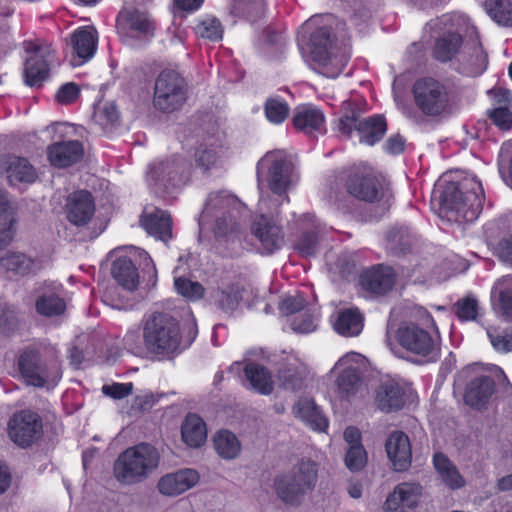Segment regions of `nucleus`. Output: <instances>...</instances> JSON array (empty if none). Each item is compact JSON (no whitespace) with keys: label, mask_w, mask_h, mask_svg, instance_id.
I'll return each instance as SVG.
<instances>
[{"label":"nucleus","mask_w":512,"mask_h":512,"mask_svg":"<svg viewBox=\"0 0 512 512\" xmlns=\"http://www.w3.org/2000/svg\"><path fill=\"white\" fill-rule=\"evenodd\" d=\"M387 455L395 471L403 472L411 466L412 452L408 436L402 431L393 432L387 439Z\"/></svg>","instance_id":"b1692460"},{"label":"nucleus","mask_w":512,"mask_h":512,"mask_svg":"<svg viewBox=\"0 0 512 512\" xmlns=\"http://www.w3.org/2000/svg\"><path fill=\"white\" fill-rule=\"evenodd\" d=\"M412 95L415 106L424 116L441 119L453 113L460 93L450 79L424 76L414 82Z\"/></svg>","instance_id":"7ed1b4c3"},{"label":"nucleus","mask_w":512,"mask_h":512,"mask_svg":"<svg viewBox=\"0 0 512 512\" xmlns=\"http://www.w3.org/2000/svg\"><path fill=\"white\" fill-rule=\"evenodd\" d=\"M320 319L318 309L308 308L290 316V328L298 334H309L316 331Z\"/></svg>","instance_id":"c03bdc74"},{"label":"nucleus","mask_w":512,"mask_h":512,"mask_svg":"<svg viewBox=\"0 0 512 512\" xmlns=\"http://www.w3.org/2000/svg\"><path fill=\"white\" fill-rule=\"evenodd\" d=\"M360 122L359 109L354 104L348 103V107L336 121L335 128L340 135L351 138L354 131L358 133Z\"/></svg>","instance_id":"de8ad7c7"},{"label":"nucleus","mask_w":512,"mask_h":512,"mask_svg":"<svg viewBox=\"0 0 512 512\" xmlns=\"http://www.w3.org/2000/svg\"><path fill=\"white\" fill-rule=\"evenodd\" d=\"M65 211L70 223L76 226L86 225L95 213L92 194L87 190L73 192L67 198Z\"/></svg>","instance_id":"412c9836"},{"label":"nucleus","mask_w":512,"mask_h":512,"mask_svg":"<svg viewBox=\"0 0 512 512\" xmlns=\"http://www.w3.org/2000/svg\"><path fill=\"white\" fill-rule=\"evenodd\" d=\"M217 134L218 128L211 121L206 123V129L201 128L197 131L196 137L201 139V142L196 148L194 158L196 165L204 171L214 167L219 159L220 141Z\"/></svg>","instance_id":"f3484780"},{"label":"nucleus","mask_w":512,"mask_h":512,"mask_svg":"<svg viewBox=\"0 0 512 512\" xmlns=\"http://www.w3.org/2000/svg\"><path fill=\"white\" fill-rule=\"evenodd\" d=\"M494 254L499 261L512 268V235L498 241Z\"/></svg>","instance_id":"e2e57ef3"},{"label":"nucleus","mask_w":512,"mask_h":512,"mask_svg":"<svg viewBox=\"0 0 512 512\" xmlns=\"http://www.w3.org/2000/svg\"><path fill=\"white\" fill-rule=\"evenodd\" d=\"M228 371L237 375L245 388L261 395H270L274 390L270 370L249 358L234 362Z\"/></svg>","instance_id":"ddd939ff"},{"label":"nucleus","mask_w":512,"mask_h":512,"mask_svg":"<svg viewBox=\"0 0 512 512\" xmlns=\"http://www.w3.org/2000/svg\"><path fill=\"white\" fill-rule=\"evenodd\" d=\"M98 117L102 124L113 125L119 119V113L115 103H105L99 111Z\"/></svg>","instance_id":"338daca9"},{"label":"nucleus","mask_w":512,"mask_h":512,"mask_svg":"<svg viewBox=\"0 0 512 512\" xmlns=\"http://www.w3.org/2000/svg\"><path fill=\"white\" fill-rule=\"evenodd\" d=\"M339 181L352 198L365 203H381L385 209L391 206L393 193L385 179L371 167L353 164L339 174Z\"/></svg>","instance_id":"20e7f679"},{"label":"nucleus","mask_w":512,"mask_h":512,"mask_svg":"<svg viewBox=\"0 0 512 512\" xmlns=\"http://www.w3.org/2000/svg\"><path fill=\"white\" fill-rule=\"evenodd\" d=\"M116 27L122 37L144 40L151 38L155 30V25L148 14L138 9L121 10Z\"/></svg>","instance_id":"dca6fc26"},{"label":"nucleus","mask_w":512,"mask_h":512,"mask_svg":"<svg viewBox=\"0 0 512 512\" xmlns=\"http://www.w3.org/2000/svg\"><path fill=\"white\" fill-rule=\"evenodd\" d=\"M487 116L491 122L501 131H509L512 128V107L490 108Z\"/></svg>","instance_id":"13d9d810"},{"label":"nucleus","mask_w":512,"mask_h":512,"mask_svg":"<svg viewBox=\"0 0 512 512\" xmlns=\"http://www.w3.org/2000/svg\"><path fill=\"white\" fill-rule=\"evenodd\" d=\"M179 321L169 313L154 312L143 324V343L150 355L157 359H172L181 352Z\"/></svg>","instance_id":"39448f33"},{"label":"nucleus","mask_w":512,"mask_h":512,"mask_svg":"<svg viewBox=\"0 0 512 512\" xmlns=\"http://www.w3.org/2000/svg\"><path fill=\"white\" fill-rule=\"evenodd\" d=\"M484 7L499 26L512 27V0H485Z\"/></svg>","instance_id":"a18cd8bd"},{"label":"nucleus","mask_w":512,"mask_h":512,"mask_svg":"<svg viewBox=\"0 0 512 512\" xmlns=\"http://www.w3.org/2000/svg\"><path fill=\"white\" fill-rule=\"evenodd\" d=\"M319 243L318 233L314 230L303 232L293 244V249L302 257L314 256Z\"/></svg>","instance_id":"864d4df0"},{"label":"nucleus","mask_w":512,"mask_h":512,"mask_svg":"<svg viewBox=\"0 0 512 512\" xmlns=\"http://www.w3.org/2000/svg\"><path fill=\"white\" fill-rule=\"evenodd\" d=\"M344 461L350 471L361 470L367 463V453L363 445L349 446Z\"/></svg>","instance_id":"4d7b16f0"},{"label":"nucleus","mask_w":512,"mask_h":512,"mask_svg":"<svg viewBox=\"0 0 512 512\" xmlns=\"http://www.w3.org/2000/svg\"><path fill=\"white\" fill-rule=\"evenodd\" d=\"M495 388L496 384L491 376L481 375L476 377L466 387L465 403L474 409H482L488 404Z\"/></svg>","instance_id":"c756f323"},{"label":"nucleus","mask_w":512,"mask_h":512,"mask_svg":"<svg viewBox=\"0 0 512 512\" xmlns=\"http://www.w3.org/2000/svg\"><path fill=\"white\" fill-rule=\"evenodd\" d=\"M293 414L316 432H326L329 428L328 418L313 398L301 397L293 405Z\"/></svg>","instance_id":"393cba45"},{"label":"nucleus","mask_w":512,"mask_h":512,"mask_svg":"<svg viewBox=\"0 0 512 512\" xmlns=\"http://www.w3.org/2000/svg\"><path fill=\"white\" fill-rule=\"evenodd\" d=\"M300 47L306 44L314 62L327 66L331 61V49L334 42L332 29L328 26L315 27L314 20L310 19L301 27L297 35Z\"/></svg>","instance_id":"9b49d317"},{"label":"nucleus","mask_w":512,"mask_h":512,"mask_svg":"<svg viewBox=\"0 0 512 512\" xmlns=\"http://www.w3.org/2000/svg\"><path fill=\"white\" fill-rule=\"evenodd\" d=\"M83 154V145L77 140L56 142L47 148L50 163L59 168L77 163L82 159Z\"/></svg>","instance_id":"bb28decb"},{"label":"nucleus","mask_w":512,"mask_h":512,"mask_svg":"<svg viewBox=\"0 0 512 512\" xmlns=\"http://www.w3.org/2000/svg\"><path fill=\"white\" fill-rule=\"evenodd\" d=\"M251 231L259 239L267 253H273L283 243L280 228L271 224L264 215H260L254 220Z\"/></svg>","instance_id":"473e14b6"},{"label":"nucleus","mask_w":512,"mask_h":512,"mask_svg":"<svg viewBox=\"0 0 512 512\" xmlns=\"http://www.w3.org/2000/svg\"><path fill=\"white\" fill-rule=\"evenodd\" d=\"M265 0H234L231 13L255 21L264 12Z\"/></svg>","instance_id":"3c124183"},{"label":"nucleus","mask_w":512,"mask_h":512,"mask_svg":"<svg viewBox=\"0 0 512 512\" xmlns=\"http://www.w3.org/2000/svg\"><path fill=\"white\" fill-rule=\"evenodd\" d=\"M292 123L298 131L308 135L325 131L323 111L311 104L296 107Z\"/></svg>","instance_id":"cd10ccee"},{"label":"nucleus","mask_w":512,"mask_h":512,"mask_svg":"<svg viewBox=\"0 0 512 512\" xmlns=\"http://www.w3.org/2000/svg\"><path fill=\"white\" fill-rule=\"evenodd\" d=\"M190 163L179 154L154 162L148 171V184L159 197H173L190 178Z\"/></svg>","instance_id":"0eeeda50"},{"label":"nucleus","mask_w":512,"mask_h":512,"mask_svg":"<svg viewBox=\"0 0 512 512\" xmlns=\"http://www.w3.org/2000/svg\"><path fill=\"white\" fill-rule=\"evenodd\" d=\"M199 481V474L193 469H181L175 473L162 476L157 489L164 496H177L195 486Z\"/></svg>","instance_id":"5701e85b"},{"label":"nucleus","mask_w":512,"mask_h":512,"mask_svg":"<svg viewBox=\"0 0 512 512\" xmlns=\"http://www.w3.org/2000/svg\"><path fill=\"white\" fill-rule=\"evenodd\" d=\"M265 113L269 121L281 123L286 119L288 108L286 103L276 99H268L265 104Z\"/></svg>","instance_id":"052dcab7"},{"label":"nucleus","mask_w":512,"mask_h":512,"mask_svg":"<svg viewBox=\"0 0 512 512\" xmlns=\"http://www.w3.org/2000/svg\"><path fill=\"white\" fill-rule=\"evenodd\" d=\"M181 436L188 446L200 447L207 438L205 422L197 414L189 413L181 425Z\"/></svg>","instance_id":"58836bf2"},{"label":"nucleus","mask_w":512,"mask_h":512,"mask_svg":"<svg viewBox=\"0 0 512 512\" xmlns=\"http://www.w3.org/2000/svg\"><path fill=\"white\" fill-rule=\"evenodd\" d=\"M17 364L20 375L28 386L52 389L62 378V367L58 358L53 356L43 359L36 349L22 351Z\"/></svg>","instance_id":"6e6552de"},{"label":"nucleus","mask_w":512,"mask_h":512,"mask_svg":"<svg viewBox=\"0 0 512 512\" xmlns=\"http://www.w3.org/2000/svg\"><path fill=\"white\" fill-rule=\"evenodd\" d=\"M359 282L363 290L382 296L390 292L396 282V273L390 266L377 264L360 274Z\"/></svg>","instance_id":"6ab92c4d"},{"label":"nucleus","mask_w":512,"mask_h":512,"mask_svg":"<svg viewBox=\"0 0 512 512\" xmlns=\"http://www.w3.org/2000/svg\"><path fill=\"white\" fill-rule=\"evenodd\" d=\"M452 311L459 322H476L479 323L485 312L479 304L477 297L468 293L464 297L459 298L453 305Z\"/></svg>","instance_id":"4c0bfd02"},{"label":"nucleus","mask_w":512,"mask_h":512,"mask_svg":"<svg viewBox=\"0 0 512 512\" xmlns=\"http://www.w3.org/2000/svg\"><path fill=\"white\" fill-rule=\"evenodd\" d=\"M213 299L217 308L226 313H231L237 309L242 300V294L237 287H229L226 290L217 289L213 293Z\"/></svg>","instance_id":"8fccbe9b"},{"label":"nucleus","mask_w":512,"mask_h":512,"mask_svg":"<svg viewBox=\"0 0 512 512\" xmlns=\"http://www.w3.org/2000/svg\"><path fill=\"white\" fill-rule=\"evenodd\" d=\"M487 336L493 348L498 352L512 351V328L501 329L499 327H488Z\"/></svg>","instance_id":"603ef678"},{"label":"nucleus","mask_w":512,"mask_h":512,"mask_svg":"<svg viewBox=\"0 0 512 512\" xmlns=\"http://www.w3.org/2000/svg\"><path fill=\"white\" fill-rule=\"evenodd\" d=\"M112 276L124 289L133 291L139 284L137 268L128 257H119L112 264Z\"/></svg>","instance_id":"ea45409f"},{"label":"nucleus","mask_w":512,"mask_h":512,"mask_svg":"<svg viewBox=\"0 0 512 512\" xmlns=\"http://www.w3.org/2000/svg\"><path fill=\"white\" fill-rule=\"evenodd\" d=\"M422 490L419 483H399L388 495L383 508L386 512H406V509H413L420 501Z\"/></svg>","instance_id":"aec40b11"},{"label":"nucleus","mask_w":512,"mask_h":512,"mask_svg":"<svg viewBox=\"0 0 512 512\" xmlns=\"http://www.w3.org/2000/svg\"><path fill=\"white\" fill-rule=\"evenodd\" d=\"M25 50L30 56L24 64V81L30 87H40L49 76V50L32 43H26Z\"/></svg>","instance_id":"a211bd4d"},{"label":"nucleus","mask_w":512,"mask_h":512,"mask_svg":"<svg viewBox=\"0 0 512 512\" xmlns=\"http://www.w3.org/2000/svg\"><path fill=\"white\" fill-rule=\"evenodd\" d=\"M335 332L344 337L358 336L364 327V316L357 307L340 309L332 322Z\"/></svg>","instance_id":"2f4dec72"},{"label":"nucleus","mask_w":512,"mask_h":512,"mask_svg":"<svg viewBox=\"0 0 512 512\" xmlns=\"http://www.w3.org/2000/svg\"><path fill=\"white\" fill-rule=\"evenodd\" d=\"M433 464L442 481L452 490L460 489L465 485V480L457 467L443 453H436Z\"/></svg>","instance_id":"a19ab883"},{"label":"nucleus","mask_w":512,"mask_h":512,"mask_svg":"<svg viewBox=\"0 0 512 512\" xmlns=\"http://www.w3.org/2000/svg\"><path fill=\"white\" fill-rule=\"evenodd\" d=\"M195 32L201 38L210 41H219L223 37V27L216 18H207L201 21L195 28Z\"/></svg>","instance_id":"5fc2aeb1"},{"label":"nucleus","mask_w":512,"mask_h":512,"mask_svg":"<svg viewBox=\"0 0 512 512\" xmlns=\"http://www.w3.org/2000/svg\"><path fill=\"white\" fill-rule=\"evenodd\" d=\"M17 317L14 309L6 301L0 299V332L7 334L15 330Z\"/></svg>","instance_id":"bf43d9fd"},{"label":"nucleus","mask_w":512,"mask_h":512,"mask_svg":"<svg viewBox=\"0 0 512 512\" xmlns=\"http://www.w3.org/2000/svg\"><path fill=\"white\" fill-rule=\"evenodd\" d=\"M464 43L462 34L448 30L438 35L431 48L432 58L442 64L453 61L459 55Z\"/></svg>","instance_id":"a878e982"},{"label":"nucleus","mask_w":512,"mask_h":512,"mask_svg":"<svg viewBox=\"0 0 512 512\" xmlns=\"http://www.w3.org/2000/svg\"><path fill=\"white\" fill-rule=\"evenodd\" d=\"M79 86L73 82L66 83L60 87L56 94V100L61 104H69L79 96Z\"/></svg>","instance_id":"69168bd1"},{"label":"nucleus","mask_w":512,"mask_h":512,"mask_svg":"<svg viewBox=\"0 0 512 512\" xmlns=\"http://www.w3.org/2000/svg\"><path fill=\"white\" fill-rule=\"evenodd\" d=\"M490 305L497 317L512 322V274L503 275L493 283Z\"/></svg>","instance_id":"4be33fe9"},{"label":"nucleus","mask_w":512,"mask_h":512,"mask_svg":"<svg viewBox=\"0 0 512 512\" xmlns=\"http://www.w3.org/2000/svg\"><path fill=\"white\" fill-rule=\"evenodd\" d=\"M8 434L19 447H29L42 435V420L37 413L22 410L9 420Z\"/></svg>","instance_id":"4468645a"},{"label":"nucleus","mask_w":512,"mask_h":512,"mask_svg":"<svg viewBox=\"0 0 512 512\" xmlns=\"http://www.w3.org/2000/svg\"><path fill=\"white\" fill-rule=\"evenodd\" d=\"M414 235L407 227H393L386 233V251L394 257H403L412 252Z\"/></svg>","instance_id":"f704fd0d"},{"label":"nucleus","mask_w":512,"mask_h":512,"mask_svg":"<svg viewBox=\"0 0 512 512\" xmlns=\"http://www.w3.org/2000/svg\"><path fill=\"white\" fill-rule=\"evenodd\" d=\"M36 311L43 316L52 317L62 314L66 305L62 298L54 293L40 295L35 303Z\"/></svg>","instance_id":"09e8293b"},{"label":"nucleus","mask_w":512,"mask_h":512,"mask_svg":"<svg viewBox=\"0 0 512 512\" xmlns=\"http://www.w3.org/2000/svg\"><path fill=\"white\" fill-rule=\"evenodd\" d=\"M397 343L406 351L436 362L440 357L439 341L417 324L402 325L396 332Z\"/></svg>","instance_id":"9d476101"},{"label":"nucleus","mask_w":512,"mask_h":512,"mask_svg":"<svg viewBox=\"0 0 512 512\" xmlns=\"http://www.w3.org/2000/svg\"><path fill=\"white\" fill-rule=\"evenodd\" d=\"M213 443L217 454L226 460L236 458L241 451L240 441L229 430L218 431L213 437Z\"/></svg>","instance_id":"37998d69"},{"label":"nucleus","mask_w":512,"mask_h":512,"mask_svg":"<svg viewBox=\"0 0 512 512\" xmlns=\"http://www.w3.org/2000/svg\"><path fill=\"white\" fill-rule=\"evenodd\" d=\"M0 267L19 275L34 273L41 268L33 259L19 252H0Z\"/></svg>","instance_id":"79ce46f5"},{"label":"nucleus","mask_w":512,"mask_h":512,"mask_svg":"<svg viewBox=\"0 0 512 512\" xmlns=\"http://www.w3.org/2000/svg\"><path fill=\"white\" fill-rule=\"evenodd\" d=\"M362 379L360 371L357 367L345 368L337 377L336 384L338 394L342 398L348 399L357 393L360 388Z\"/></svg>","instance_id":"49530a36"},{"label":"nucleus","mask_w":512,"mask_h":512,"mask_svg":"<svg viewBox=\"0 0 512 512\" xmlns=\"http://www.w3.org/2000/svg\"><path fill=\"white\" fill-rule=\"evenodd\" d=\"M247 207L235 195L222 190L209 194L199 217V238L210 229L219 244L240 241Z\"/></svg>","instance_id":"f257e3e1"},{"label":"nucleus","mask_w":512,"mask_h":512,"mask_svg":"<svg viewBox=\"0 0 512 512\" xmlns=\"http://www.w3.org/2000/svg\"><path fill=\"white\" fill-rule=\"evenodd\" d=\"M141 225L149 235L167 242L172 238V220L168 213L157 210L145 217H142Z\"/></svg>","instance_id":"c9c22d12"},{"label":"nucleus","mask_w":512,"mask_h":512,"mask_svg":"<svg viewBox=\"0 0 512 512\" xmlns=\"http://www.w3.org/2000/svg\"><path fill=\"white\" fill-rule=\"evenodd\" d=\"M492 102V108L512 107V92L504 87H493L488 90Z\"/></svg>","instance_id":"680f3d73"},{"label":"nucleus","mask_w":512,"mask_h":512,"mask_svg":"<svg viewBox=\"0 0 512 512\" xmlns=\"http://www.w3.org/2000/svg\"><path fill=\"white\" fill-rule=\"evenodd\" d=\"M484 188L476 176L448 182L440 194V209L457 222H473L482 212Z\"/></svg>","instance_id":"f03ea898"},{"label":"nucleus","mask_w":512,"mask_h":512,"mask_svg":"<svg viewBox=\"0 0 512 512\" xmlns=\"http://www.w3.org/2000/svg\"><path fill=\"white\" fill-rule=\"evenodd\" d=\"M159 462L160 454L153 445L139 443L118 456L114 462V476L122 484L140 483L157 469Z\"/></svg>","instance_id":"423d86ee"},{"label":"nucleus","mask_w":512,"mask_h":512,"mask_svg":"<svg viewBox=\"0 0 512 512\" xmlns=\"http://www.w3.org/2000/svg\"><path fill=\"white\" fill-rule=\"evenodd\" d=\"M186 101L184 79L173 70L162 71L154 87V107L164 113L178 110Z\"/></svg>","instance_id":"1a4fd4ad"},{"label":"nucleus","mask_w":512,"mask_h":512,"mask_svg":"<svg viewBox=\"0 0 512 512\" xmlns=\"http://www.w3.org/2000/svg\"><path fill=\"white\" fill-rule=\"evenodd\" d=\"M387 128L386 118L382 114H374L361 119L358 130L359 142L373 146L383 139Z\"/></svg>","instance_id":"72a5a7b5"},{"label":"nucleus","mask_w":512,"mask_h":512,"mask_svg":"<svg viewBox=\"0 0 512 512\" xmlns=\"http://www.w3.org/2000/svg\"><path fill=\"white\" fill-rule=\"evenodd\" d=\"M257 180L260 191L264 187L274 194L283 195L288 189V163L285 156L269 152L257 164Z\"/></svg>","instance_id":"f8f14e48"},{"label":"nucleus","mask_w":512,"mask_h":512,"mask_svg":"<svg viewBox=\"0 0 512 512\" xmlns=\"http://www.w3.org/2000/svg\"><path fill=\"white\" fill-rule=\"evenodd\" d=\"M96 44L97 32L92 27L79 28L71 35V45L75 54L81 59L80 63L94 55Z\"/></svg>","instance_id":"e433bc0d"},{"label":"nucleus","mask_w":512,"mask_h":512,"mask_svg":"<svg viewBox=\"0 0 512 512\" xmlns=\"http://www.w3.org/2000/svg\"><path fill=\"white\" fill-rule=\"evenodd\" d=\"M132 383H113L111 385H103L102 392L104 395L113 399H122L132 393Z\"/></svg>","instance_id":"0e129e2a"},{"label":"nucleus","mask_w":512,"mask_h":512,"mask_svg":"<svg viewBox=\"0 0 512 512\" xmlns=\"http://www.w3.org/2000/svg\"><path fill=\"white\" fill-rule=\"evenodd\" d=\"M405 396L404 388L399 383L389 380L379 385L376 391L375 403L382 412L399 411L405 405Z\"/></svg>","instance_id":"7c9ffc66"},{"label":"nucleus","mask_w":512,"mask_h":512,"mask_svg":"<svg viewBox=\"0 0 512 512\" xmlns=\"http://www.w3.org/2000/svg\"><path fill=\"white\" fill-rule=\"evenodd\" d=\"M318 479V465L310 459H302L290 473V506L298 505L310 494Z\"/></svg>","instance_id":"2eb2a0df"},{"label":"nucleus","mask_w":512,"mask_h":512,"mask_svg":"<svg viewBox=\"0 0 512 512\" xmlns=\"http://www.w3.org/2000/svg\"><path fill=\"white\" fill-rule=\"evenodd\" d=\"M0 167L6 173L11 184L32 183L37 175L34 167L26 158L8 154L0 158Z\"/></svg>","instance_id":"c85d7f7f"},{"label":"nucleus","mask_w":512,"mask_h":512,"mask_svg":"<svg viewBox=\"0 0 512 512\" xmlns=\"http://www.w3.org/2000/svg\"><path fill=\"white\" fill-rule=\"evenodd\" d=\"M384 149L389 154L399 155L405 149V140L399 134L392 135L386 140Z\"/></svg>","instance_id":"774afa93"},{"label":"nucleus","mask_w":512,"mask_h":512,"mask_svg":"<svg viewBox=\"0 0 512 512\" xmlns=\"http://www.w3.org/2000/svg\"><path fill=\"white\" fill-rule=\"evenodd\" d=\"M174 286L180 295L190 300H198L204 296L205 289L199 282H194L184 277H178L174 281Z\"/></svg>","instance_id":"6e6d98bb"}]
</instances>
